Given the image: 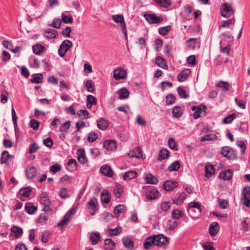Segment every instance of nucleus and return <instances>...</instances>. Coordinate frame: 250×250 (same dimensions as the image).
Segmentation results:
<instances>
[{
	"instance_id": "nucleus-5",
	"label": "nucleus",
	"mask_w": 250,
	"mask_h": 250,
	"mask_svg": "<svg viewBox=\"0 0 250 250\" xmlns=\"http://www.w3.org/2000/svg\"><path fill=\"white\" fill-rule=\"evenodd\" d=\"M145 195L147 200L150 201L157 199L160 196L161 193L157 188H146Z\"/></svg>"
},
{
	"instance_id": "nucleus-47",
	"label": "nucleus",
	"mask_w": 250,
	"mask_h": 250,
	"mask_svg": "<svg viewBox=\"0 0 250 250\" xmlns=\"http://www.w3.org/2000/svg\"><path fill=\"white\" fill-rule=\"evenodd\" d=\"M172 115L173 117L178 118H180L183 114L181 108L179 106H176L172 109Z\"/></svg>"
},
{
	"instance_id": "nucleus-7",
	"label": "nucleus",
	"mask_w": 250,
	"mask_h": 250,
	"mask_svg": "<svg viewBox=\"0 0 250 250\" xmlns=\"http://www.w3.org/2000/svg\"><path fill=\"white\" fill-rule=\"evenodd\" d=\"M88 208L90 214L93 216L98 210V201L95 197H92L88 202Z\"/></svg>"
},
{
	"instance_id": "nucleus-32",
	"label": "nucleus",
	"mask_w": 250,
	"mask_h": 250,
	"mask_svg": "<svg viewBox=\"0 0 250 250\" xmlns=\"http://www.w3.org/2000/svg\"><path fill=\"white\" fill-rule=\"evenodd\" d=\"M109 126L108 122L104 119L102 118L97 122V126L102 130H104Z\"/></svg>"
},
{
	"instance_id": "nucleus-34",
	"label": "nucleus",
	"mask_w": 250,
	"mask_h": 250,
	"mask_svg": "<svg viewBox=\"0 0 250 250\" xmlns=\"http://www.w3.org/2000/svg\"><path fill=\"white\" fill-rule=\"evenodd\" d=\"M216 86L221 88L223 91L227 92L229 90V84L227 82L220 81L216 84Z\"/></svg>"
},
{
	"instance_id": "nucleus-11",
	"label": "nucleus",
	"mask_w": 250,
	"mask_h": 250,
	"mask_svg": "<svg viewBox=\"0 0 250 250\" xmlns=\"http://www.w3.org/2000/svg\"><path fill=\"white\" fill-rule=\"evenodd\" d=\"M13 159V156L9 154L7 151H3L1 153V156L0 160V163L1 164H5L7 166L9 165V160L11 161Z\"/></svg>"
},
{
	"instance_id": "nucleus-59",
	"label": "nucleus",
	"mask_w": 250,
	"mask_h": 250,
	"mask_svg": "<svg viewBox=\"0 0 250 250\" xmlns=\"http://www.w3.org/2000/svg\"><path fill=\"white\" fill-rule=\"evenodd\" d=\"M196 39L190 38L187 41V47L188 49H193L195 47Z\"/></svg>"
},
{
	"instance_id": "nucleus-8",
	"label": "nucleus",
	"mask_w": 250,
	"mask_h": 250,
	"mask_svg": "<svg viewBox=\"0 0 250 250\" xmlns=\"http://www.w3.org/2000/svg\"><path fill=\"white\" fill-rule=\"evenodd\" d=\"M153 236L155 238V246L162 247L165 246L168 243V238L163 234L154 235Z\"/></svg>"
},
{
	"instance_id": "nucleus-64",
	"label": "nucleus",
	"mask_w": 250,
	"mask_h": 250,
	"mask_svg": "<svg viewBox=\"0 0 250 250\" xmlns=\"http://www.w3.org/2000/svg\"><path fill=\"white\" fill-rule=\"evenodd\" d=\"M30 126L34 130H37L39 129L40 122L35 119H32L30 121Z\"/></svg>"
},
{
	"instance_id": "nucleus-25",
	"label": "nucleus",
	"mask_w": 250,
	"mask_h": 250,
	"mask_svg": "<svg viewBox=\"0 0 250 250\" xmlns=\"http://www.w3.org/2000/svg\"><path fill=\"white\" fill-rule=\"evenodd\" d=\"M37 206H35L31 202L25 204V209L29 214H33L37 210Z\"/></svg>"
},
{
	"instance_id": "nucleus-50",
	"label": "nucleus",
	"mask_w": 250,
	"mask_h": 250,
	"mask_svg": "<svg viewBox=\"0 0 250 250\" xmlns=\"http://www.w3.org/2000/svg\"><path fill=\"white\" fill-rule=\"evenodd\" d=\"M171 29V25L161 27L159 28V33L160 35L165 36L167 35Z\"/></svg>"
},
{
	"instance_id": "nucleus-37",
	"label": "nucleus",
	"mask_w": 250,
	"mask_h": 250,
	"mask_svg": "<svg viewBox=\"0 0 250 250\" xmlns=\"http://www.w3.org/2000/svg\"><path fill=\"white\" fill-rule=\"evenodd\" d=\"M112 19L115 22L120 23L121 27H123V25H125V19L123 15H114L112 16Z\"/></svg>"
},
{
	"instance_id": "nucleus-24",
	"label": "nucleus",
	"mask_w": 250,
	"mask_h": 250,
	"mask_svg": "<svg viewBox=\"0 0 250 250\" xmlns=\"http://www.w3.org/2000/svg\"><path fill=\"white\" fill-rule=\"evenodd\" d=\"M25 173L27 177L29 179H32L37 175L36 169L34 167H27L25 169Z\"/></svg>"
},
{
	"instance_id": "nucleus-17",
	"label": "nucleus",
	"mask_w": 250,
	"mask_h": 250,
	"mask_svg": "<svg viewBox=\"0 0 250 250\" xmlns=\"http://www.w3.org/2000/svg\"><path fill=\"white\" fill-rule=\"evenodd\" d=\"M232 170L228 169L220 173L219 177L225 181L229 180L232 178Z\"/></svg>"
},
{
	"instance_id": "nucleus-2",
	"label": "nucleus",
	"mask_w": 250,
	"mask_h": 250,
	"mask_svg": "<svg viewBox=\"0 0 250 250\" xmlns=\"http://www.w3.org/2000/svg\"><path fill=\"white\" fill-rule=\"evenodd\" d=\"M73 46L72 42L68 40L63 41L58 49V54L61 57H63L66 52Z\"/></svg>"
},
{
	"instance_id": "nucleus-60",
	"label": "nucleus",
	"mask_w": 250,
	"mask_h": 250,
	"mask_svg": "<svg viewBox=\"0 0 250 250\" xmlns=\"http://www.w3.org/2000/svg\"><path fill=\"white\" fill-rule=\"evenodd\" d=\"M177 92L181 98L186 99L187 97V95L186 91L181 87L179 86L177 88Z\"/></svg>"
},
{
	"instance_id": "nucleus-18",
	"label": "nucleus",
	"mask_w": 250,
	"mask_h": 250,
	"mask_svg": "<svg viewBox=\"0 0 250 250\" xmlns=\"http://www.w3.org/2000/svg\"><path fill=\"white\" fill-rule=\"evenodd\" d=\"M191 71L189 69H185L182 71L178 76V81L180 82H183L186 80L188 76L190 74Z\"/></svg>"
},
{
	"instance_id": "nucleus-49",
	"label": "nucleus",
	"mask_w": 250,
	"mask_h": 250,
	"mask_svg": "<svg viewBox=\"0 0 250 250\" xmlns=\"http://www.w3.org/2000/svg\"><path fill=\"white\" fill-rule=\"evenodd\" d=\"M126 210V208L125 205H119L115 207L113 212L115 215H117L119 214L120 213L125 212Z\"/></svg>"
},
{
	"instance_id": "nucleus-40",
	"label": "nucleus",
	"mask_w": 250,
	"mask_h": 250,
	"mask_svg": "<svg viewBox=\"0 0 250 250\" xmlns=\"http://www.w3.org/2000/svg\"><path fill=\"white\" fill-rule=\"evenodd\" d=\"M123 244L125 248L131 249L134 247V243L133 240L129 238H124Z\"/></svg>"
},
{
	"instance_id": "nucleus-61",
	"label": "nucleus",
	"mask_w": 250,
	"mask_h": 250,
	"mask_svg": "<svg viewBox=\"0 0 250 250\" xmlns=\"http://www.w3.org/2000/svg\"><path fill=\"white\" fill-rule=\"evenodd\" d=\"M39 146L36 143L31 144L29 146V153L32 154L35 153L38 149Z\"/></svg>"
},
{
	"instance_id": "nucleus-19",
	"label": "nucleus",
	"mask_w": 250,
	"mask_h": 250,
	"mask_svg": "<svg viewBox=\"0 0 250 250\" xmlns=\"http://www.w3.org/2000/svg\"><path fill=\"white\" fill-rule=\"evenodd\" d=\"M100 170L102 174L105 176L111 177L113 175L112 169L107 165L102 166L100 168Z\"/></svg>"
},
{
	"instance_id": "nucleus-41",
	"label": "nucleus",
	"mask_w": 250,
	"mask_h": 250,
	"mask_svg": "<svg viewBox=\"0 0 250 250\" xmlns=\"http://www.w3.org/2000/svg\"><path fill=\"white\" fill-rule=\"evenodd\" d=\"M40 203L42 205H47L50 204L48 194L46 192H42L40 195Z\"/></svg>"
},
{
	"instance_id": "nucleus-55",
	"label": "nucleus",
	"mask_w": 250,
	"mask_h": 250,
	"mask_svg": "<svg viewBox=\"0 0 250 250\" xmlns=\"http://www.w3.org/2000/svg\"><path fill=\"white\" fill-rule=\"evenodd\" d=\"M218 204L219 208L221 209H226L229 207V203L226 200L219 199Z\"/></svg>"
},
{
	"instance_id": "nucleus-13",
	"label": "nucleus",
	"mask_w": 250,
	"mask_h": 250,
	"mask_svg": "<svg viewBox=\"0 0 250 250\" xmlns=\"http://www.w3.org/2000/svg\"><path fill=\"white\" fill-rule=\"evenodd\" d=\"M128 156L130 157L141 158L143 157L142 150L140 147H136L130 151Z\"/></svg>"
},
{
	"instance_id": "nucleus-52",
	"label": "nucleus",
	"mask_w": 250,
	"mask_h": 250,
	"mask_svg": "<svg viewBox=\"0 0 250 250\" xmlns=\"http://www.w3.org/2000/svg\"><path fill=\"white\" fill-rule=\"evenodd\" d=\"M85 86L87 88V90L89 92H93L94 90L95 85L92 80H87L85 83Z\"/></svg>"
},
{
	"instance_id": "nucleus-4",
	"label": "nucleus",
	"mask_w": 250,
	"mask_h": 250,
	"mask_svg": "<svg viewBox=\"0 0 250 250\" xmlns=\"http://www.w3.org/2000/svg\"><path fill=\"white\" fill-rule=\"evenodd\" d=\"M144 17L150 24H158L163 21L164 19L161 16H157L155 14L145 13Z\"/></svg>"
},
{
	"instance_id": "nucleus-33",
	"label": "nucleus",
	"mask_w": 250,
	"mask_h": 250,
	"mask_svg": "<svg viewBox=\"0 0 250 250\" xmlns=\"http://www.w3.org/2000/svg\"><path fill=\"white\" fill-rule=\"evenodd\" d=\"M89 239L93 245L97 244L100 240V233L98 232H92L90 234Z\"/></svg>"
},
{
	"instance_id": "nucleus-45",
	"label": "nucleus",
	"mask_w": 250,
	"mask_h": 250,
	"mask_svg": "<svg viewBox=\"0 0 250 250\" xmlns=\"http://www.w3.org/2000/svg\"><path fill=\"white\" fill-rule=\"evenodd\" d=\"M154 1L157 5L164 8H167L171 4L170 0H154Z\"/></svg>"
},
{
	"instance_id": "nucleus-36",
	"label": "nucleus",
	"mask_w": 250,
	"mask_h": 250,
	"mask_svg": "<svg viewBox=\"0 0 250 250\" xmlns=\"http://www.w3.org/2000/svg\"><path fill=\"white\" fill-rule=\"evenodd\" d=\"M45 49V47L41 44H36L32 46L33 53L37 55H41Z\"/></svg>"
},
{
	"instance_id": "nucleus-57",
	"label": "nucleus",
	"mask_w": 250,
	"mask_h": 250,
	"mask_svg": "<svg viewBox=\"0 0 250 250\" xmlns=\"http://www.w3.org/2000/svg\"><path fill=\"white\" fill-rule=\"evenodd\" d=\"M11 113H12V121L14 124V126L15 127V130H16L17 128L18 127V123H17V117L16 115V113L15 112V110L13 107H12L11 109Z\"/></svg>"
},
{
	"instance_id": "nucleus-30",
	"label": "nucleus",
	"mask_w": 250,
	"mask_h": 250,
	"mask_svg": "<svg viewBox=\"0 0 250 250\" xmlns=\"http://www.w3.org/2000/svg\"><path fill=\"white\" fill-rule=\"evenodd\" d=\"M104 243V249L106 250H112L115 247V243L111 239H105Z\"/></svg>"
},
{
	"instance_id": "nucleus-22",
	"label": "nucleus",
	"mask_w": 250,
	"mask_h": 250,
	"mask_svg": "<svg viewBox=\"0 0 250 250\" xmlns=\"http://www.w3.org/2000/svg\"><path fill=\"white\" fill-rule=\"evenodd\" d=\"M32 188H21L19 190V194L21 195L20 199L21 201H24L23 197H28L31 192Z\"/></svg>"
},
{
	"instance_id": "nucleus-16",
	"label": "nucleus",
	"mask_w": 250,
	"mask_h": 250,
	"mask_svg": "<svg viewBox=\"0 0 250 250\" xmlns=\"http://www.w3.org/2000/svg\"><path fill=\"white\" fill-rule=\"evenodd\" d=\"M78 161L82 165H84L87 162V159L86 158L84 150L83 149H79L78 150Z\"/></svg>"
},
{
	"instance_id": "nucleus-1",
	"label": "nucleus",
	"mask_w": 250,
	"mask_h": 250,
	"mask_svg": "<svg viewBox=\"0 0 250 250\" xmlns=\"http://www.w3.org/2000/svg\"><path fill=\"white\" fill-rule=\"evenodd\" d=\"M220 12L222 17L228 18L234 14L235 10L231 4L225 2L221 5Z\"/></svg>"
},
{
	"instance_id": "nucleus-10",
	"label": "nucleus",
	"mask_w": 250,
	"mask_h": 250,
	"mask_svg": "<svg viewBox=\"0 0 250 250\" xmlns=\"http://www.w3.org/2000/svg\"><path fill=\"white\" fill-rule=\"evenodd\" d=\"M113 76L116 80L125 79L126 77V71L122 68H118L114 70Z\"/></svg>"
},
{
	"instance_id": "nucleus-39",
	"label": "nucleus",
	"mask_w": 250,
	"mask_h": 250,
	"mask_svg": "<svg viewBox=\"0 0 250 250\" xmlns=\"http://www.w3.org/2000/svg\"><path fill=\"white\" fill-rule=\"evenodd\" d=\"M235 21V17H233L231 19H229L227 20L223 21L222 24L219 27L221 28H229L230 24H234Z\"/></svg>"
},
{
	"instance_id": "nucleus-20",
	"label": "nucleus",
	"mask_w": 250,
	"mask_h": 250,
	"mask_svg": "<svg viewBox=\"0 0 250 250\" xmlns=\"http://www.w3.org/2000/svg\"><path fill=\"white\" fill-rule=\"evenodd\" d=\"M155 62L159 67L166 70L168 69L167 61L162 57L157 56L155 59Z\"/></svg>"
},
{
	"instance_id": "nucleus-6",
	"label": "nucleus",
	"mask_w": 250,
	"mask_h": 250,
	"mask_svg": "<svg viewBox=\"0 0 250 250\" xmlns=\"http://www.w3.org/2000/svg\"><path fill=\"white\" fill-rule=\"evenodd\" d=\"M241 201L246 207H250V188H243Z\"/></svg>"
},
{
	"instance_id": "nucleus-51",
	"label": "nucleus",
	"mask_w": 250,
	"mask_h": 250,
	"mask_svg": "<svg viewBox=\"0 0 250 250\" xmlns=\"http://www.w3.org/2000/svg\"><path fill=\"white\" fill-rule=\"evenodd\" d=\"M71 122L67 121L62 124L60 127V131L64 133L67 132L68 129L70 128Z\"/></svg>"
},
{
	"instance_id": "nucleus-31",
	"label": "nucleus",
	"mask_w": 250,
	"mask_h": 250,
	"mask_svg": "<svg viewBox=\"0 0 250 250\" xmlns=\"http://www.w3.org/2000/svg\"><path fill=\"white\" fill-rule=\"evenodd\" d=\"M187 210L188 214H189V210L191 208H196L198 209L199 213H201L202 211L200 204L196 202H191L188 204V206L186 207Z\"/></svg>"
},
{
	"instance_id": "nucleus-48",
	"label": "nucleus",
	"mask_w": 250,
	"mask_h": 250,
	"mask_svg": "<svg viewBox=\"0 0 250 250\" xmlns=\"http://www.w3.org/2000/svg\"><path fill=\"white\" fill-rule=\"evenodd\" d=\"M180 167V162L176 161L170 164L168 167V170L169 171H178Z\"/></svg>"
},
{
	"instance_id": "nucleus-28",
	"label": "nucleus",
	"mask_w": 250,
	"mask_h": 250,
	"mask_svg": "<svg viewBox=\"0 0 250 250\" xmlns=\"http://www.w3.org/2000/svg\"><path fill=\"white\" fill-rule=\"evenodd\" d=\"M205 169V176L208 178H210L215 172V169L211 165H206Z\"/></svg>"
},
{
	"instance_id": "nucleus-21",
	"label": "nucleus",
	"mask_w": 250,
	"mask_h": 250,
	"mask_svg": "<svg viewBox=\"0 0 250 250\" xmlns=\"http://www.w3.org/2000/svg\"><path fill=\"white\" fill-rule=\"evenodd\" d=\"M145 180L146 183L152 185H155L159 181L157 177L151 173H147L146 175Z\"/></svg>"
},
{
	"instance_id": "nucleus-38",
	"label": "nucleus",
	"mask_w": 250,
	"mask_h": 250,
	"mask_svg": "<svg viewBox=\"0 0 250 250\" xmlns=\"http://www.w3.org/2000/svg\"><path fill=\"white\" fill-rule=\"evenodd\" d=\"M218 137L215 134H209L204 135L200 139V141L202 142L205 141H212L217 140Z\"/></svg>"
},
{
	"instance_id": "nucleus-26",
	"label": "nucleus",
	"mask_w": 250,
	"mask_h": 250,
	"mask_svg": "<svg viewBox=\"0 0 250 250\" xmlns=\"http://www.w3.org/2000/svg\"><path fill=\"white\" fill-rule=\"evenodd\" d=\"M169 156L168 150L165 148H163L159 151L158 160L161 161L167 158Z\"/></svg>"
},
{
	"instance_id": "nucleus-58",
	"label": "nucleus",
	"mask_w": 250,
	"mask_h": 250,
	"mask_svg": "<svg viewBox=\"0 0 250 250\" xmlns=\"http://www.w3.org/2000/svg\"><path fill=\"white\" fill-rule=\"evenodd\" d=\"M236 118V114L235 113L231 114L226 117H225L223 120V123L224 124H229L232 122V121Z\"/></svg>"
},
{
	"instance_id": "nucleus-43",
	"label": "nucleus",
	"mask_w": 250,
	"mask_h": 250,
	"mask_svg": "<svg viewBox=\"0 0 250 250\" xmlns=\"http://www.w3.org/2000/svg\"><path fill=\"white\" fill-rule=\"evenodd\" d=\"M178 186V184L176 181L170 180L165 181L162 188H177Z\"/></svg>"
},
{
	"instance_id": "nucleus-15",
	"label": "nucleus",
	"mask_w": 250,
	"mask_h": 250,
	"mask_svg": "<svg viewBox=\"0 0 250 250\" xmlns=\"http://www.w3.org/2000/svg\"><path fill=\"white\" fill-rule=\"evenodd\" d=\"M116 142L115 140H105L104 143V147L107 150L113 151L116 148Z\"/></svg>"
},
{
	"instance_id": "nucleus-27",
	"label": "nucleus",
	"mask_w": 250,
	"mask_h": 250,
	"mask_svg": "<svg viewBox=\"0 0 250 250\" xmlns=\"http://www.w3.org/2000/svg\"><path fill=\"white\" fill-rule=\"evenodd\" d=\"M117 93L119 95V99L127 98L129 95V91L125 87H123L119 89L117 91Z\"/></svg>"
},
{
	"instance_id": "nucleus-23",
	"label": "nucleus",
	"mask_w": 250,
	"mask_h": 250,
	"mask_svg": "<svg viewBox=\"0 0 250 250\" xmlns=\"http://www.w3.org/2000/svg\"><path fill=\"white\" fill-rule=\"evenodd\" d=\"M10 230L11 233H13L16 238H20L23 233L22 229L17 226L12 227L10 229Z\"/></svg>"
},
{
	"instance_id": "nucleus-12",
	"label": "nucleus",
	"mask_w": 250,
	"mask_h": 250,
	"mask_svg": "<svg viewBox=\"0 0 250 250\" xmlns=\"http://www.w3.org/2000/svg\"><path fill=\"white\" fill-rule=\"evenodd\" d=\"M219 229L220 227L217 222H212L209 225L208 232L211 236H214L218 233Z\"/></svg>"
},
{
	"instance_id": "nucleus-42",
	"label": "nucleus",
	"mask_w": 250,
	"mask_h": 250,
	"mask_svg": "<svg viewBox=\"0 0 250 250\" xmlns=\"http://www.w3.org/2000/svg\"><path fill=\"white\" fill-rule=\"evenodd\" d=\"M137 175V173L136 171L131 170L126 172L123 177L125 180H127L133 179L136 177Z\"/></svg>"
},
{
	"instance_id": "nucleus-35",
	"label": "nucleus",
	"mask_w": 250,
	"mask_h": 250,
	"mask_svg": "<svg viewBox=\"0 0 250 250\" xmlns=\"http://www.w3.org/2000/svg\"><path fill=\"white\" fill-rule=\"evenodd\" d=\"M42 79L43 76L41 73L34 74L30 81L34 83H40L42 82Z\"/></svg>"
},
{
	"instance_id": "nucleus-29",
	"label": "nucleus",
	"mask_w": 250,
	"mask_h": 250,
	"mask_svg": "<svg viewBox=\"0 0 250 250\" xmlns=\"http://www.w3.org/2000/svg\"><path fill=\"white\" fill-rule=\"evenodd\" d=\"M186 197L187 196L185 193L182 192L180 193L177 198L173 199L172 202L174 204L176 205H180L183 203L184 201L186 199Z\"/></svg>"
},
{
	"instance_id": "nucleus-3",
	"label": "nucleus",
	"mask_w": 250,
	"mask_h": 250,
	"mask_svg": "<svg viewBox=\"0 0 250 250\" xmlns=\"http://www.w3.org/2000/svg\"><path fill=\"white\" fill-rule=\"evenodd\" d=\"M221 154L228 159L232 160L236 157L235 151L229 146H223L221 148Z\"/></svg>"
},
{
	"instance_id": "nucleus-53",
	"label": "nucleus",
	"mask_w": 250,
	"mask_h": 250,
	"mask_svg": "<svg viewBox=\"0 0 250 250\" xmlns=\"http://www.w3.org/2000/svg\"><path fill=\"white\" fill-rule=\"evenodd\" d=\"M171 215L173 219H178L180 217L184 216V213L181 210L173 209L172 211Z\"/></svg>"
},
{
	"instance_id": "nucleus-14",
	"label": "nucleus",
	"mask_w": 250,
	"mask_h": 250,
	"mask_svg": "<svg viewBox=\"0 0 250 250\" xmlns=\"http://www.w3.org/2000/svg\"><path fill=\"white\" fill-rule=\"evenodd\" d=\"M155 238H153V235L146 238L143 244L144 248L145 249L148 250L155 246Z\"/></svg>"
},
{
	"instance_id": "nucleus-63",
	"label": "nucleus",
	"mask_w": 250,
	"mask_h": 250,
	"mask_svg": "<svg viewBox=\"0 0 250 250\" xmlns=\"http://www.w3.org/2000/svg\"><path fill=\"white\" fill-rule=\"evenodd\" d=\"M168 146L169 147L173 150H177L178 148L177 147L176 142L174 139L169 138L168 140Z\"/></svg>"
},
{
	"instance_id": "nucleus-56",
	"label": "nucleus",
	"mask_w": 250,
	"mask_h": 250,
	"mask_svg": "<svg viewBox=\"0 0 250 250\" xmlns=\"http://www.w3.org/2000/svg\"><path fill=\"white\" fill-rule=\"evenodd\" d=\"M166 103L167 105H170L174 103L175 101V97L172 94H169L166 97Z\"/></svg>"
},
{
	"instance_id": "nucleus-46",
	"label": "nucleus",
	"mask_w": 250,
	"mask_h": 250,
	"mask_svg": "<svg viewBox=\"0 0 250 250\" xmlns=\"http://www.w3.org/2000/svg\"><path fill=\"white\" fill-rule=\"evenodd\" d=\"M45 36L49 39H53L56 38L57 35V31L55 29H48L45 31Z\"/></svg>"
},
{
	"instance_id": "nucleus-44",
	"label": "nucleus",
	"mask_w": 250,
	"mask_h": 250,
	"mask_svg": "<svg viewBox=\"0 0 250 250\" xmlns=\"http://www.w3.org/2000/svg\"><path fill=\"white\" fill-rule=\"evenodd\" d=\"M108 232L110 236H117L122 231V229L121 227H117L115 229H109Z\"/></svg>"
},
{
	"instance_id": "nucleus-62",
	"label": "nucleus",
	"mask_w": 250,
	"mask_h": 250,
	"mask_svg": "<svg viewBox=\"0 0 250 250\" xmlns=\"http://www.w3.org/2000/svg\"><path fill=\"white\" fill-rule=\"evenodd\" d=\"M168 229L170 230H174L178 226V222L176 221H173L169 220L167 223Z\"/></svg>"
},
{
	"instance_id": "nucleus-54",
	"label": "nucleus",
	"mask_w": 250,
	"mask_h": 250,
	"mask_svg": "<svg viewBox=\"0 0 250 250\" xmlns=\"http://www.w3.org/2000/svg\"><path fill=\"white\" fill-rule=\"evenodd\" d=\"M62 20L64 23H72L73 21V17L71 15L66 16L64 13L62 14Z\"/></svg>"
},
{
	"instance_id": "nucleus-9",
	"label": "nucleus",
	"mask_w": 250,
	"mask_h": 250,
	"mask_svg": "<svg viewBox=\"0 0 250 250\" xmlns=\"http://www.w3.org/2000/svg\"><path fill=\"white\" fill-rule=\"evenodd\" d=\"M207 109L206 106L203 104H200L199 106H193L192 110L194 111L193 114V118L195 119L199 118L202 112H206Z\"/></svg>"
}]
</instances>
